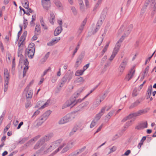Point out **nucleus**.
Returning <instances> with one entry per match:
<instances>
[{
  "label": "nucleus",
  "instance_id": "50",
  "mask_svg": "<svg viewBox=\"0 0 156 156\" xmlns=\"http://www.w3.org/2000/svg\"><path fill=\"white\" fill-rule=\"evenodd\" d=\"M97 121H96L94 119L92 121V122L90 125V127L91 128H93L94 126L96 125Z\"/></svg>",
  "mask_w": 156,
  "mask_h": 156
},
{
  "label": "nucleus",
  "instance_id": "40",
  "mask_svg": "<svg viewBox=\"0 0 156 156\" xmlns=\"http://www.w3.org/2000/svg\"><path fill=\"white\" fill-rule=\"evenodd\" d=\"M102 101L101 100H99L98 99H96L94 103V105H95V107H97L98 105H99L100 103Z\"/></svg>",
  "mask_w": 156,
  "mask_h": 156
},
{
  "label": "nucleus",
  "instance_id": "26",
  "mask_svg": "<svg viewBox=\"0 0 156 156\" xmlns=\"http://www.w3.org/2000/svg\"><path fill=\"white\" fill-rule=\"evenodd\" d=\"M43 143V140L41 139L34 146V149H37L40 147V146Z\"/></svg>",
  "mask_w": 156,
  "mask_h": 156
},
{
  "label": "nucleus",
  "instance_id": "52",
  "mask_svg": "<svg viewBox=\"0 0 156 156\" xmlns=\"http://www.w3.org/2000/svg\"><path fill=\"white\" fill-rule=\"evenodd\" d=\"M107 57L106 55H105L103 57L102 59L101 62V64L102 65H103L104 64L105 62L107 59Z\"/></svg>",
  "mask_w": 156,
  "mask_h": 156
},
{
  "label": "nucleus",
  "instance_id": "49",
  "mask_svg": "<svg viewBox=\"0 0 156 156\" xmlns=\"http://www.w3.org/2000/svg\"><path fill=\"white\" fill-rule=\"evenodd\" d=\"M147 7V5H146L145 4V5H144V7H143L141 9V13L140 14V16H142L143 14L145 12Z\"/></svg>",
  "mask_w": 156,
  "mask_h": 156
},
{
  "label": "nucleus",
  "instance_id": "16",
  "mask_svg": "<svg viewBox=\"0 0 156 156\" xmlns=\"http://www.w3.org/2000/svg\"><path fill=\"white\" fill-rule=\"evenodd\" d=\"M72 77L73 75L71 74L67 73L65 74L62 79L66 82V83L67 81L69 83L72 79Z\"/></svg>",
  "mask_w": 156,
  "mask_h": 156
},
{
  "label": "nucleus",
  "instance_id": "24",
  "mask_svg": "<svg viewBox=\"0 0 156 156\" xmlns=\"http://www.w3.org/2000/svg\"><path fill=\"white\" fill-rule=\"evenodd\" d=\"M35 34L36 35H39L41 32V26L40 25H37L36 26L35 29Z\"/></svg>",
  "mask_w": 156,
  "mask_h": 156
},
{
  "label": "nucleus",
  "instance_id": "33",
  "mask_svg": "<svg viewBox=\"0 0 156 156\" xmlns=\"http://www.w3.org/2000/svg\"><path fill=\"white\" fill-rule=\"evenodd\" d=\"M82 90L80 89L75 92L73 95V98L76 99L78 98V96L80 94V93L82 91Z\"/></svg>",
  "mask_w": 156,
  "mask_h": 156
},
{
  "label": "nucleus",
  "instance_id": "36",
  "mask_svg": "<svg viewBox=\"0 0 156 156\" xmlns=\"http://www.w3.org/2000/svg\"><path fill=\"white\" fill-rule=\"evenodd\" d=\"M65 83L66 82L62 78L61 80L59 82L58 86L60 88L63 86Z\"/></svg>",
  "mask_w": 156,
  "mask_h": 156
},
{
  "label": "nucleus",
  "instance_id": "6",
  "mask_svg": "<svg viewBox=\"0 0 156 156\" xmlns=\"http://www.w3.org/2000/svg\"><path fill=\"white\" fill-rule=\"evenodd\" d=\"M22 43H20V41H19L18 45L19 48L18 51V56L19 57H22L23 56L22 55V52L24 48V44H22Z\"/></svg>",
  "mask_w": 156,
  "mask_h": 156
},
{
  "label": "nucleus",
  "instance_id": "11",
  "mask_svg": "<svg viewBox=\"0 0 156 156\" xmlns=\"http://www.w3.org/2000/svg\"><path fill=\"white\" fill-rule=\"evenodd\" d=\"M42 5L43 8L46 10H48L49 7L50 5V2L49 0H43L42 1Z\"/></svg>",
  "mask_w": 156,
  "mask_h": 156
},
{
  "label": "nucleus",
  "instance_id": "10",
  "mask_svg": "<svg viewBox=\"0 0 156 156\" xmlns=\"http://www.w3.org/2000/svg\"><path fill=\"white\" fill-rule=\"evenodd\" d=\"M127 64V62L125 60H123L121 64L119 67V70L120 74H122Z\"/></svg>",
  "mask_w": 156,
  "mask_h": 156
},
{
  "label": "nucleus",
  "instance_id": "34",
  "mask_svg": "<svg viewBox=\"0 0 156 156\" xmlns=\"http://www.w3.org/2000/svg\"><path fill=\"white\" fill-rule=\"evenodd\" d=\"M140 103L139 100H137L135 102L129 106V108H132L137 106Z\"/></svg>",
  "mask_w": 156,
  "mask_h": 156
},
{
  "label": "nucleus",
  "instance_id": "61",
  "mask_svg": "<svg viewBox=\"0 0 156 156\" xmlns=\"http://www.w3.org/2000/svg\"><path fill=\"white\" fill-rule=\"evenodd\" d=\"M41 121H43L44 123L45 121H46L47 119H46L42 115L40 116L38 118Z\"/></svg>",
  "mask_w": 156,
  "mask_h": 156
},
{
  "label": "nucleus",
  "instance_id": "9",
  "mask_svg": "<svg viewBox=\"0 0 156 156\" xmlns=\"http://www.w3.org/2000/svg\"><path fill=\"white\" fill-rule=\"evenodd\" d=\"M105 107H103L101 109V111L98 114H97L94 119L98 122L100 119L101 116L104 113L105 111Z\"/></svg>",
  "mask_w": 156,
  "mask_h": 156
},
{
  "label": "nucleus",
  "instance_id": "37",
  "mask_svg": "<svg viewBox=\"0 0 156 156\" xmlns=\"http://www.w3.org/2000/svg\"><path fill=\"white\" fill-rule=\"evenodd\" d=\"M48 151L49 152H51L55 149L56 148L55 146L53 145V144L51 143L50 144V146L48 147Z\"/></svg>",
  "mask_w": 156,
  "mask_h": 156
},
{
  "label": "nucleus",
  "instance_id": "2",
  "mask_svg": "<svg viewBox=\"0 0 156 156\" xmlns=\"http://www.w3.org/2000/svg\"><path fill=\"white\" fill-rule=\"evenodd\" d=\"M35 46L33 43H30L28 47L27 50L25 51V55L27 56L29 58H32L34 56Z\"/></svg>",
  "mask_w": 156,
  "mask_h": 156
},
{
  "label": "nucleus",
  "instance_id": "25",
  "mask_svg": "<svg viewBox=\"0 0 156 156\" xmlns=\"http://www.w3.org/2000/svg\"><path fill=\"white\" fill-rule=\"evenodd\" d=\"M27 34V31H25L22 34L21 36L20 40L19 41H20V43H22V44H23V42L25 39L26 37Z\"/></svg>",
  "mask_w": 156,
  "mask_h": 156
},
{
  "label": "nucleus",
  "instance_id": "1",
  "mask_svg": "<svg viewBox=\"0 0 156 156\" xmlns=\"http://www.w3.org/2000/svg\"><path fill=\"white\" fill-rule=\"evenodd\" d=\"M75 117V112H72L67 114L62 118L58 122L59 124H63L71 121Z\"/></svg>",
  "mask_w": 156,
  "mask_h": 156
},
{
  "label": "nucleus",
  "instance_id": "23",
  "mask_svg": "<svg viewBox=\"0 0 156 156\" xmlns=\"http://www.w3.org/2000/svg\"><path fill=\"white\" fill-rule=\"evenodd\" d=\"M86 22L87 20L86 19H85L83 20V21L82 22L81 24L79 27L78 30V32L80 33H81L82 32L83 30L84 26L86 23Z\"/></svg>",
  "mask_w": 156,
  "mask_h": 156
},
{
  "label": "nucleus",
  "instance_id": "38",
  "mask_svg": "<svg viewBox=\"0 0 156 156\" xmlns=\"http://www.w3.org/2000/svg\"><path fill=\"white\" fill-rule=\"evenodd\" d=\"M111 64V62L109 61H108L105 64L104 66V68L103 69V71L105 72L107 70V68L109 67Z\"/></svg>",
  "mask_w": 156,
  "mask_h": 156
},
{
  "label": "nucleus",
  "instance_id": "41",
  "mask_svg": "<svg viewBox=\"0 0 156 156\" xmlns=\"http://www.w3.org/2000/svg\"><path fill=\"white\" fill-rule=\"evenodd\" d=\"M84 72V70H77L76 72L75 75L76 76L81 75L83 74Z\"/></svg>",
  "mask_w": 156,
  "mask_h": 156
},
{
  "label": "nucleus",
  "instance_id": "21",
  "mask_svg": "<svg viewBox=\"0 0 156 156\" xmlns=\"http://www.w3.org/2000/svg\"><path fill=\"white\" fill-rule=\"evenodd\" d=\"M65 145V143H62V144L60 146H59L58 148L56 149L51 154V156H52L55 154L59 151L61 150L63 147Z\"/></svg>",
  "mask_w": 156,
  "mask_h": 156
},
{
  "label": "nucleus",
  "instance_id": "31",
  "mask_svg": "<svg viewBox=\"0 0 156 156\" xmlns=\"http://www.w3.org/2000/svg\"><path fill=\"white\" fill-rule=\"evenodd\" d=\"M51 112V111L50 110H48L44 113L42 115L46 119H47Z\"/></svg>",
  "mask_w": 156,
  "mask_h": 156
},
{
  "label": "nucleus",
  "instance_id": "46",
  "mask_svg": "<svg viewBox=\"0 0 156 156\" xmlns=\"http://www.w3.org/2000/svg\"><path fill=\"white\" fill-rule=\"evenodd\" d=\"M49 54H50L49 52H48L46 54L44 57L42 59V62H44L45 61H46V60L48 58V57L49 55Z\"/></svg>",
  "mask_w": 156,
  "mask_h": 156
},
{
  "label": "nucleus",
  "instance_id": "59",
  "mask_svg": "<svg viewBox=\"0 0 156 156\" xmlns=\"http://www.w3.org/2000/svg\"><path fill=\"white\" fill-rule=\"evenodd\" d=\"M23 25L24 28H26L28 24V23L27 22V20L24 17H23Z\"/></svg>",
  "mask_w": 156,
  "mask_h": 156
},
{
  "label": "nucleus",
  "instance_id": "54",
  "mask_svg": "<svg viewBox=\"0 0 156 156\" xmlns=\"http://www.w3.org/2000/svg\"><path fill=\"white\" fill-rule=\"evenodd\" d=\"M117 148L115 146H113L112 147V148L110 149V150L109 152V154H110L111 153H112L113 152H114L116 150Z\"/></svg>",
  "mask_w": 156,
  "mask_h": 156
},
{
  "label": "nucleus",
  "instance_id": "20",
  "mask_svg": "<svg viewBox=\"0 0 156 156\" xmlns=\"http://www.w3.org/2000/svg\"><path fill=\"white\" fill-rule=\"evenodd\" d=\"M62 30V27L59 26L57 27L55 29L54 32V35L56 36L59 35L61 32Z\"/></svg>",
  "mask_w": 156,
  "mask_h": 156
},
{
  "label": "nucleus",
  "instance_id": "28",
  "mask_svg": "<svg viewBox=\"0 0 156 156\" xmlns=\"http://www.w3.org/2000/svg\"><path fill=\"white\" fill-rule=\"evenodd\" d=\"M124 36H122L121 37L120 39L117 41V43H116L115 47H117V48H118L119 49V48H120L121 42L124 39Z\"/></svg>",
  "mask_w": 156,
  "mask_h": 156
},
{
  "label": "nucleus",
  "instance_id": "53",
  "mask_svg": "<svg viewBox=\"0 0 156 156\" xmlns=\"http://www.w3.org/2000/svg\"><path fill=\"white\" fill-rule=\"evenodd\" d=\"M131 121L127 122L125 125V128H127L131 124Z\"/></svg>",
  "mask_w": 156,
  "mask_h": 156
},
{
  "label": "nucleus",
  "instance_id": "58",
  "mask_svg": "<svg viewBox=\"0 0 156 156\" xmlns=\"http://www.w3.org/2000/svg\"><path fill=\"white\" fill-rule=\"evenodd\" d=\"M138 116H139V115H138V112H137L129 114V116H131L132 118Z\"/></svg>",
  "mask_w": 156,
  "mask_h": 156
},
{
  "label": "nucleus",
  "instance_id": "13",
  "mask_svg": "<svg viewBox=\"0 0 156 156\" xmlns=\"http://www.w3.org/2000/svg\"><path fill=\"white\" fill-rule=\"evenodd\" d=\"M133 28L132 25H130L128 27L125 29L124 30V37H125L128 35L130 33Z\"/></svg>",
  "mask_w": 156,
  "mask_h": 156
},
{
  "label": "nucleus",
  "instance_id": "44",
  "mask_svg": "<svg viewBox=\"0 0 156 156\" xmlns=\"http://www.w3.org/2000/svg\"><path fill=\"white\" fill-rule=\"evenodd\" d=\"M69 147L68 145L66 146L63 148L62 151H61V153L63 154L66 152L69 149Z\"/></svg>",
  "mask_w": 156,
  "mask_h": 156
},
{
  "label": "nucleus",
  "instance_id": "63",
  "mask_svg": "<svg viewBox=\"0 0 156 156\" xmlns=\"http://www.w3.org/2000/svg\"><path fill=\"white\" fill-rule=\"evenodd\" d=\"M100 27V26L99 25H98L97 24L95 30L93 31V34H95L98 30H99Z\"/></svg>",
  "mask_w": 156,
  "mask_h": 156
},
{
  "label": "nucleus",
  "instance_id": "14",
  "mask_svg": "<svg viewBox=\"0 0 156 156\" xmlns=\"http://www.w3.org/2000/svg\"><path fill=\"white\" fill-rule=\"evenodd\" d=\"M147 127V122H142L137 126L135 129L138 130H141L145 128H146Z\"/></svg>",
  "mask_w": 156,
  "mask_h": 156
},
{
  "label": "nucleus",
  "instance_id": "30",
  "mask_svg": "<svg viewBox=\"0 0 156 156\" xmlns=\"http://www.w3.org/2000/svg\"><path fill=\"white\" fill-rule=\"evenodd\" d=\"M89 102L88 101H85L83 103L81 104L79 106V107L80 109H82L83 108L86 107L89 104Z\"/></svg>",
  "mask_w": 156,
  "mask_h": 156
},
{
  "label": "nucleus",
  "instance_id": "32",
  "mask_svg": "<svg viewBox=\"0 0 156 156\" xmlns=\"http://www.w3.org/2000/svg\"><path fill=\"white\" fill-rule=\"evenodd\" d=\"M22 4L24 8L25 9H28L29 8V3L27 0H23Z\"/></svg>",
  "mask_w": 156,
  "mask_h": 156
},
{
  "label": "nucleus",
  "instance_id": "48",
  "mask_svg": "<svg viewBox=\"0 0 156 156\" xmlns=\"http://www.w3.org/2000/svg\"><path fill=\"white\" fill-rule=\"evenodd\" d=\"M41 137V135H38L34 137L33 139H31L29 141L30 142H32L33 141H36L37 140Z\"/></svg>",
  "mask_w": 156,
  "mask_h": 156
},
{
  "label": "nucleus",
  "instance_id": "27",
  "mask_svg": "<svg viewBox=\"0 0 156 156\" xmlns=\"http://www.w3.org/2000/svg\"><path fill=\"white\" fill-rule=\"evenodd\" d=\"M100 84V83H99L98 85L95 86L90 91V92L88 93L83 98V100H84L88 96L90 93H92L99 86Z\"/></svg>",
  "mask_w": 156,
  "mask_h": 156
},
{
  "label": "nucleus",
  "instance_id": "3",
  "mask_svg": "<svg viewBox=\"0 0 156 156\" xmlns=\"http://www.w3.org/2000/svg\"><path fill=\"white\" fill-rule=\"evenodd\" d=\"M24 93L25 94L27 99H31L33 96V92L32 90L30 88L29 86H27L25 89Z\"/></svg>",
  "mask_w": 156,
  "mask_h": 156
},
{
  "label": "nucleus",
  "instance_id": "60",
  "mask_svg": "<svg viewBox=\"0 0 156 156\" xmlns=\"http://www.w3.org/2000/svg\"><path fill=\"white\" fill-rule=\"evenodd\" d=\"M81 10L82 12L85 11V6L83 3L79 4Z\"/></svg>",
  "mask_w": 156,
  "mask_h": 156
},
{
  "label": "nucleus",
  "instance_id": "29",
  "mask_svg": "<svg viewBox=\"0 0 156 156\" xmlns=\"http://www.w3.org/2000/svg\"><path fill=\"white\" fill-rule=\"evenodd\" d=\"M152 86H150L149 87H148V90L147 91V99H148L150 98L151 95V92L152 89Z\"/></svg>",
  "mask_w": 156,
  "mask_h": 156
},
{
  "label": "nucleus",
  "instance_id": "51",
  "mask_svg": "<svg viewBox=\"0 0 156 156\" xmlns=\"http://www.w3.org/2000/svg\"><path fill=\"white\" fill-rule=\"evenodd\" d=\"M28 67L25 66L23 69V77H24L26 74V72L28 69Z\"/></svg>",
  "mask_w": 156,
  "mask_h": 156
},
{
  "label": "nucleus",
  "instance_id": "39",
  "mask_svg": "<svg viewBox=\"0 0 156 156\" xmlns=\"http://www.w3.org/2000/svg\"><path fill=\"white\" fill-rule=\"evenodd\" d=\"M36 18V15L34 14V15H32V20H31V22H30V24L31 25H32V26H34L35 23L34 22Z\"/></svg>",
  "mask_w": 156,
  "mask_h": 156
},
{
  "label": "nucleus",
  "instance_id": "8",
  "mask_svg": "<svg viewBox=\"0 0 156 156\" xmlns=\"http://www.w3.org/2000/svg\"><path fill=\"white\" fill-rule=\"evenodd\" d=\"M135 72V70L133 68H132L128 73L126 75L125 79L128 81H129L133 77Z\"/></svg>",
  "mask_w": 156,
  "mask_h": 156
},
{
  "label": "nucleus",
  "instance_id": "15",
  "mask_svg": "<svg viewBox=\"0 0 156 156\" xmlns=\"http://www.w3.org/2000/svg\"><path fill=\"white\" fill-rule=\"evenodd\" d=\"M86 147L84 146L82 148L70 154L68 156H76L78 154L83 152L86 149Z\"/></svg>",
  "mask_w": 156,
  "mask_h": 156
},
{
  "label": "nucleus",
  "instance_id": "5",
  "mask_svg": "<svg viewBox=\"0 0 156 156\" xmlns=\"http://www.w3.org/2000/svg\"><path fill=\"white\" fill-rule=\"evenodd\" d=\"M75 102H76V101L75 100H74L73 101H72L71 100H68L63 105L62 108L64 109L70 106L71 105H73L72 106H73V105H75L77 103V102L75 103Z\"/></svg>",
  "mask_w": 156,
  "mask_h": 156
},
{
  "label": "nucleus",
  "instance_id": "64",
  "mask_svg": "<svg viewBox=\"0 0 156 156\" xmlns=\"http://www.w3.org/2000/svg\"><path fill=\"white\" fill-rule=\"evenodd\" d=\"M40 113V111L37 110L34 113L33 115L32 116V118L35 117Z\"/></svg>",
  "mask_w": 156,
  "mask_h": 156
},
{
  "label": "nucleus",
  "instance_id": "43",
  "mask_svg": "<svg viewBox=\"0 0 156 156\" xmlns=\"http://www.w3.org/2000/svg\"><path fill=\"white\" fill-rule=\"evenodd\" d=\"M114 111H110L109 113L105 116V118H107L110 119L111 117L113 115L114 113Z\"/></svg>",
  "mask_w": 156,
  "mask_h": 156
},
{
  "label": "nucleus",
  "instance_id": "19",
  "mask_svg": "<svg viewBox=\"0 0 156 156\" xmlns=\"http://www.w3.org/2000/svg\"><path fill=\"white\" fill-rule=\"evenodd\" d=\"M53 2L58 8L60 9H63L62 5L59 0H54Z\"/></svg>",
  "mask_w": 156,
  "mask_h": 156
},
{
  "label": "nucleus",
  "instance_id": "7",
  "mask_svg": "<svg viewBox=\"0 0 156 156\" xmlns=\"http://www.w3.org/2000/svg\"><path fill=\"white\" fill-rule=\"evenodd\" d=\"M42 103V102H41V101H39L37 103L35 107L38 108L41 105V106L39 108V109H43L44 108L47 107L48 106L49 103H50V100H47V101L43 105L41 104Z\"/></svg>",
  "mask_w": 156,
  "mask_h": 156
},
{
  "label": "nucleus",
  "instance_id": "62",
  "mask_svg": "<svg viewBox=\"0 0 156 156\" xmlns=\"http://www.w3.org/2000/svg\"><path fill=\"white\" fill-rule=\"evenodd\" d=\"M139 116L143 114L146 112H145L144 110L142 109L139 110L137 111Z\"/></svg>",
  "mask_w": 156,
  "mask_h": 156
},
{
  "label": "nucleus",
  "instance_id": "57",
  "mask_svg": "<svg viewBox=\"0 0 156 156\" xmlns=\"http://www.w3.org/2000/svg\"><path fill=\"white\" fill-rule=\"evenodd\" d=\"M71 9L73 14L74 15H76L77 13V12L75 8L74 7L72 6L71 7Z\"/></svg>",
  "mask_w": 156,
  "mask_h": 156
},
{
  "label": "nucleus",
  "instance_id": "22",
  "mask_svg": "<svg viewBox=\"0 0 156 156\" xmlns=\"http://www.w3.org/2000/svg\"><path fill=\"white\" fill-rule=\"evenodd\" d=\"M62 141L63 139L62 138H60L55 140L52 143L56 148L60 145L61 143L62 142Z\"/></svg>",
  "mask_w": 156,
  "mask_h": 156
},
{
  "label": "nucleus",
  "instance_id": "56",
  "mask_svg": "<svg viewBox=\"0 0 156 156\" xmlns=\"http://www.w3.org/2000/svg\"><path fill=\"white\" fill-rule=\"evenodd\" d=\"M119 50V49L118 48H117V47H115L112 53L116 55L118 51Z\"/></svg>",
  "mask_w": 156,
  "mask_h": 156
},
{
  "label": "nucleus",
  "instance_id": "35",
  "mask_svg": "<svg viewBox=\"0 0 156 156\" xmlns=\"http://www.w3.org/2000/svg\"><path fill=\"white\" fill-rule=\"evenodd\" d=\"M84 81V80L82 77H79L76 79L75 82L76 83H83Z\"/></svg>",
  "mask_w": 156,
  "mask_h": 156
},
{
  "label": "nucleus",
  "instance_id": "55",
  "mask_svg": "<svg viewBox=\"0 0 156 156\" xmlns=\"http://www.w3.org/2000/svg\"><path fill=\"white\" fill-rule=\"evenodd\" d=\"M51 69L50 67H48V69H46L44 71V72L43 73L42 75V76H44L48 72H49V71H51Z\"/></svg>",
  "mask_w": 156,
  "mask_h": 156
},
{
  "label": "nucleus",
  "instance_id": "47",
  "mask_svg": "<svg viewBox=\"0 0 156 156\" xmlns=\"http://www.w3.org/2000/svg\"><path fill=\"white\" fill-rule=\"evenodd\" d=\"M37 123L36 124V126L37 127L41 126L43 123V122L41 121L38 118L37 119Z\"/></svg>",
  "mask_w": 156,
  "mask_h": 156
},
{
  "label": "nucleus",
  "instance_id": "4",
  "mask_svg": "<svg viewBox=\"0 0 156 156\" xmlns=\"http://www.w3.org/2000/svg\"><path fill=\"white\" fill-rule=\"evenodd\" d=\"M37 153L41 155L45 154L49 152L48 147L46 144L44 145L41 148L37 151Z\"/></svg>",
  "mask_w": 156,
  "mask_h": 156
},
{
  "label": "nucleus",
  "instance_id": "18",
  "mask_svg": "<svg viewBox=\"0 0 156 156\" xmlns=\"http://www.w3.org/2000/svg\"><path fill=\"white\" fill-rule=\"evenodd\" d=\"M60 39V37L56 38L55 39H53L50 42L47 43V45L48 46H51L55 44L58 42Z\"/></svg>",
  "mask_w": 156,
  "mask_h": 156
},
{
  "label": "nucleus",
  "instance_id": "42",
  "mask_svg": "<svg viewBox=\"0 0 156 156\" xmlns=\"http://www.w3.org/2000/svg\"><path fill=\"white\" fill-rule=\"evenodd\" d=\"M78 129L77 127L75 126L74 127L72 131L70 132L69 134V135L71 136L73 135L75 133L77 130Z\"/></svg>",
  "mask_w": 156,
  "mask_h": 156
},
{
  "label": "nucleus",
  "instance_id": "17",
  "mask_svg": "<svg viewBox=\"0 0 156 156\" xmlns=\"http://www.w3.org/2000/svg\"><path fill=\"white\" fill-rule=\"evenodd\" d=\"M9 74L8 72V70L6 68L4 69V81H5L7 82L9 81Z\"/></svg>",
  "mask_w": 156,
  "mask_h": 156
},
{
  "label": "nucleus",
  "instance_id": "45",
  "mask_svg": "<svg viewBox=\"0 0 156 156\" xmlns=\"http://www.w3.org/2000/svg\"><path fill=\"white\" fill-rule=\"evenodd\" d=\"M5 84L4 85V90L5 92H6L8 89V84L9 83V82H7L6 81H4Z\"/></svg>",
  "mask_w": 156,
  "mask_h": 156
},
{
  "label": "nucleus",
  "instance_id": "12",
  "mask_svg": "<svg viewBox=\"0 0 156 156\" xmlns=\"http://www.w3.org/2000/svg\"><path fill=\"white\" fill-rule=\"evenodd\" d=\"M53 133H51L47 134L43 137L41 138V139L43 140V142L44 143V142L49 140L53 136Z\"/></svg>",
  "mask_w": 156,
  "mask_h": 156
}]
</instances>
